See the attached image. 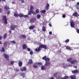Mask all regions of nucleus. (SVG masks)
I'll use <instances>...</instances> for the list:
<instances>
[{"instance_id": "f257e3e1", "label": "nucleus", "mask_w": 79, "mask_h": 79, "mask_svg": "<svg viewBox=\"0 0 79 79\" xmlns=\"http://www.w3.org/2000/svg\"><path fill=\"white\" fill-rule=\"evenodd\" d=\"M43 48L45 49H47V47L45 45L41 44L39 47L36 48L35 51H36V52H40V50H41V48Z\"/></svg>"}, {"instance_id": "f03ea898", "label": "nucleus", "mask_w": 79, "mask_h": 79, "mask_svg": "<svg viewBox=\"0 0 79 79\" xmlns=\"http://www.w3.org/2000/svg\"><path fill=\"white\" fill-rule=\"evenodd\" d=\"M3 19H2L4 23L6 24H7V18L5 16L3 15Z\"/></svg>"}, {"instance_id": "7ed1b4c3", "label": "nucleus", "mask_w": 79, "mask_h": 79, "mask_svg": "<svg viewBox=\"0 0 79 79\" xmlns=\"http://www.w3.org/2000/svg\"><path fill=\"white\" fill-rule=\"evenodd\" d=\"M70 26L72 27H75V23L73 21H71L70 22Z\"/></svg>"}, {"instance_id": "20e7f679", "label": "nucleus", "mask_w": 79, "mask_h": 79, "mask_svg": "<svg viewBox=\"0 0 79 79\" xmlns=\"http://www.w3.org/2000/svg\"><path fill=\"white\" fill-rule=\"evenodd\" d=\"M68 77L67 76H65L64 77V78H61V77H60V76H58L56 77V78L57 79H68Z\"/></svg>"}, {"instance_id": "39448f33", "label": "nucleus", "mask_w": 79, "mask_h": 79, "mask_svg": "<svg viewBox=\"0 0 79 79\" xmlns=\"http://www.w3.org/2000/svg\"><path fill=\"white\" fill-rule=\"evenodd\" d=\"M15 27H17L16 25H12L10 26V29L12 31H14L15 29Z\"/></svg>"}, {"instance_id": "423d86ee", "label": "nucleus", "mask_w": 79, "mask_h": 79, "mask_svg": "<svg viewBox=\"0 0 79 79\" xmlns=\"http://www.w3.org/2000/svg\"><path fill=\"white\" fill-rule=\"evenodd\" d=\"M49 8H50V5H49V4L47 3L46 6L45 7V9L46 10H47L49 9Z\"/></svg>"}, {"instance_id": "0eeeda50", "label": "nucleus", "mask_w": 79, "mask_h": 79, "mask_svg": "<svg viewBox=\"0 0 79 79\" xmlns=\"http://www.w3.org/2000/svg\"><path fill=\"white\" fill-rule=\"evenodd\" d=\"M33 67L34 68H37L38 67V64H37V63H35L34 64Z\"/></svg>"}, {"instance_id": "6e6552de", "label": "nucleus", "mask_w": 79, "mask_h": 79, "mask_svg": "<svg viewBox=\"0 0 79 79\" xmlns=\"http://www.w3.org/2000/svg\"><path fill=\"white\" fill-rule=\"evenodd\" d=\"M75 63H77V61L76 60H74L70 62V63H71V64H75Z\"/></svg>"}, {"instance_id": "1a4fd4ad", "label": "nucleus", "mask_w": 79, "mask_h": 79, "mask_svg": "<svg viewBox=\"0 0 79 79\" xmlns=\"http://www.w3.org/2000/svg\"><path fill=\"white\" fill-rule=\"evenodd\" d=\"M50 64V62H46L45 66H49Z\"/></svg>"}, {"instance_id": "9d476101", "label": "nucleus", "mask_w": 79, "mask_h": 79, "mask_svg": "<svg viewBox=\"0 0 79 79\" xmlns=\"http://www.w3.org/2000/svg\"><path fill=\"white\" fill-rule=\"evenodd\" d=\"M35 28V26L33 25V26H31L29 27V29H31V30L32 29H34Z\"/></svg>"}, {"instance_id": "9b49d317", "label": "nucleus", "mask_w": 79, "mask_h": 79, "mask_svg": "<svg viewBox=\"0 0 79 79\" xmlns=\"http://www.w3.org/2000/svg\"><path fill=\"white\" fill-rule=\"evenodd\" d=\"M66 48L67 50H73L72 48H71L69 46H66Z\"/></svg>"}, {"instance_id": "f8f14e48", "label": "nucleus", "mask_w": 79, "mask_h": 79, "mask_svg": "<svg viewBox=\"0 0 79 79\" xmlns=\"http://www.w3.org/2000/svg\"><path fill=\"white\" fill-rule=\"evenodd\" d=\"M3 56L5 58H8V57H9V56H8V55H7L6 54H3Z\"/></svg>"}, {"instance_id": "ddd939ff", "label": "nucleus", "mask_w": 79, "mask_h": 79, "mask_svg": "<svg viewBox=\"0 0 79 79\" xmlns=\"http://www.w3.org/2000/svg\"><path fill=\"white\" fill-rule=\"evenodd\" d=\"M23 49L25 50L27 48V46L26 44H23Z\"/></svg>"}, {"instance_id": "4468645a", "label": "nucleus", "mask_w": 79, "mask_h": 79, "mask_svg": "<svg viewBox=\"0 0 79 79\" xmlns=\"http://www.w3.org/2000/svg\"><path fill=\"white\" fill-rule=\"evenodd\" d=\"M35 18H32L30 19V21L31 23H34V22H35Z\"/></svg>"}, {"instance_id": "2eb2a0df", "label": "nucleus", "mask_w": 79, "mask_h": 79, "mask_svg": "<svg viewBox=\"0 0 79 79\" xmlns=\"http://www.w3.org/2000/svg\"><path fill=\"white\" fill-rule=\"evenodd\" d=\"M33 13V11L30 10L29 11L28 13V15H31Z\"/></svg>"}, {"instance_id": "dca6fc26", "label": "nucleus", "mask_w": 79, "mask_h": 79, "mask_svg": "<svg viewBox=\"0 0 79 79\" xmlns=\"http://www.w3.org/2000/svg\"><path fill=\"white\" fill-rule=\"evenodd\" d=\"M33 63V61H32V59H30L29 60L28 64H32Z\"/></svg>"}, {"instance_id": "f3484780", "label": "nucleus", "mask_w": 79, "mask_h": 79, "mask_svg": "<svg viewBox=\"0 0 79 79\" xmlns=\"http://www.w3.org/2000/svg\"><path fill=\"white\" fill-rule=\"evenodd\" d=\"M4 9L6 10V11L8 10H9V7H7V5H6L4 6Z\"/></svg>"}, {"instance_id": "a211bd4d", "label": "nucleus", "mask_w": 79, "mask_h": 79, "mask_svg": "<svg viewBox=\"0 0 79 79\" xmlns=\"http://www.w3.org/2000/svg\"><path fill=\"white\" fill-rule=\"evenodd\" d=\"M41 68L42 70H45L46 69V67L44 66H42Z\"/></svg>"}, {"instance_id": "6ab92c4d", "label": "nucleus", "mask_w": 79, "mask_h": 79, "mask_svg": "<svg viewBox=\"0 0 79 79\" xmlns=\"http://www.w3.org/2000/svg\"><path fill=\"white\" fill-rule=\"evenodd\" d=\"M73 73H78V70H75L72 71Z\"/></svg>"}, {"instance_id": "aec40b11", "label": "nucleus", "mask_w": 79, "mask_h": 79, "mask_svg": "<svg viewBox=\"0 0 79 79\" xmlns=\"http://www.w3.org/2000/svg\"><path fill=\"white\" fill-rule=\"evenodd\" d=\"M42 30L44 32H45V31H46V29H45V27L44 26H43V27Z\"/></svg>"}, {"instance_id": "412c9836", "label": "nucleus", "mask_w": 79, "mask_h": 79, "mask_svg": "<svg viewBox=\"0 0 79 79\" xmlns=\"http://www.w3.org/2000/svg\"><path fill=\"white\" fill-rule=\"evenodd\" d=\"M73 16L77 17V13L75 12V13H73Z\"/></svg>"}, {"instance_id": "4be33fe9", "label": "nucleus", "mask_w": 79, "mask_h": 79, "mask_svg": "<svg viewBox=\"0 0 79 79\" xmlns=\"http://www.w3.org/2000/svg\"><path fill=\"white\" fill-rule=\"evenodd\" d=\"M40 17H41V16L40 14H38L37 15V18H38V19H40Z\"/></svg>"}, {"instance_id": "5701e85b", "label": "nucleus", "mask_w": 79, "mask_h": 79, "mask_svg": "<svg viewBox=\"0 0 79 79\" xmlns=\"http://www.w3.org/2000/svg\"><path fill=\"white\" fill-rule=\"evenodd\" d=\"M72 60H73V58H69L67 59L68 61H69L70 62L72 61Z\"/></svg>"}, {"instance_id": "b1692460", "label": "nucleus", "mask_w": 79, "mask_h": 79, "mask_svg": "<svg viewBox=\"0 0 79 79\" xmlns=\"http://www.w3.org/2000/svg\"><path fill=\"white\" fill-rule=\"evenodd\" d=\"M41 13H45V12H46V10H42L40 11Z\"/></svg>"}, {"instance_id": "393cba45", "label": "nucleus", "mask_w": 79, "mask_h": 79, "mask_svg": "<svg viewBox=\"0 0 79 79\" xmlns=\"http://www.w3.org/2000/svg\"><path fill=\"white\" fill-rule=\"evenodd\" d=\"M45 61L46 62H49V61H50V59L48 58H47L46 59H45Z\"/></svg>"}, {"instance_id": "a878e982", "label": "nucleus", "mask_w": 79, "mask_h": 79, "mask_svg": "<svg viewBox=\"0 0 79 79\" xmlns=\"http://www.w3.org/2000/svg\"><path fill=\"white\" fill-rule=\"evenodd\" d=\"M24 16V15H23L22 14H19V16L20 18H22V17H23Z\"/></svg>"}, {"instance_id": "bb28decb", "label": "nucleus", "mask_w": 79, "mask_h": 79, "mask_svg": "<svg viewBox=\"0 0 79 79\" xmlns=\"http://www.w3.org/2000/svg\"><path fill=\"white\" fill-rule=\"evenodd\" d=\"M19 66H21L22 64V62L19 61Z\"/></svg>"}, {"instance_id": "cd10ccee", "label": "nucleus", "mask_w": 79, "mask_h": 79, "mask_svg": "<svg viewBox=\"0 0 79 79\" xmlns=\"http://www.w3.org/2000/svg\"><path fill=\"white\" fill-rule=\"evenodd\" d=\"M23 69H22L21 70V71H26V70H27L26 68V67H23Z\"/></svg>"}, {"instance_id": "c85d7f7f", "label": "nucleus", "mask_w": 79, "mask_h": 79, "mask_svg": "<svg viewBox=\"0 0 79 79\" xmlns=\"http://www.w3.org/2000/svg\"><path fill=\"white\" fill-rule=\"evenodd\" d=\"M7 36V35L6 33H5L3 35V38L5 39L6 37V36Z\"/></svg>"}, {"instance_id": "c756f323", "label": "nucleus", "mask_w": 79, "mask_h": 79, "mask_svg": "<svg viewBox=\"0 0 79 79\" xmlns=\"http://www.w3.org/2000/svg\"><path fill=\"white\" fill-rule=\"evenodd\" d=\"M21 75L22 76H23V77H25L24 76L25 75V73H21Z\"/></svg>"}, {"instance_id": "7c9ffc66", "label": "nucleus", "mask_w": 79, "mask_h": 79, "mask_svg": "<svg viewBox=\"0 0 79 79\" xmlns=\"http://www.w3.org/2000/svg\"><path fill=\"white\" fill-rule=\"evenodd\" d=\"M14 16L15 17H18V16H19V15L16 13H15L14 14Z\"/></svg>"}, {"instance_id": "2f4dec72", "label": "nucleus", "mask_w": 79, "mask_h": 79, "mask_svg": "<svg viewBox=\"0 0 79 79\" xmlns=\"http://www.w3.org/2000/svg\"><path fill=\"white\" fill-rule=\"evenodd\" d=\"M34 10V6H31L30 7V10Z\"/></svg>"}, {"instance_id": "473e14b6", "label": "nucleus", "mask_w": 79, "mask_h": 79, "mask_svg": "<svg viewBox=\"0 0 79 79\" xmlns=\"http://www.w3.org/2000/svg\"><path fill=\"white\" fill-rule=\"evenodd\" d=\"M7 44H8V42H5L4 43V46H6L7 45Z\"/></svg>"}, {"instance_id": "72a5a7b5", "label": "nucleus", "mask_w": 79, "mask_h": 79, "mask_svg": "<svg viewBox=\"0 0 79 79\" xmlns=\"http://www.w3.org/2000/svg\"><path fill=\"white\" fill-rule=\"evenodd\" d=\"M30 54L31 55H32L34 54V52H33V51H31L30 52Z\"/></svg>"}, {"instance_id": "f704fd0d", "label": "nucleus", "mask_w": 79, "mask_h": 79, "mask_svg": "<svg viewBox=\"0 0 79 79\" xmlns=\"http://www.w3.org/2000/svg\"><path fill=\"white\" fill-rule=\"evenodd\" d=\"M35 12L37 13H37H39V10L38 9H37L36 10Z\"/></svg>"}, {"instance_id": "c9c22d12", "label": "nucleus", "mask_w": 79, "mask_h": 79, "mask_svg": "<svg viewBox=\"0 0 79 79\" xmlns=\"http://www.w3.org/2000/svg\"><path fill=\"white\" fill-rule=\"evenodd\" d=\"M4 51H5V48H4L2 47L1 52H4Z\"/></svg>"}, {"instance_id": "e433bc0d", "label": "nucleus", "mask_w": 79, "mask_h": 79, "mask_svg": "<svg viewBox=\"0 0 79 79\" xmlns=\"http://www.w3.org/2000/svg\"><path fill=\"white\" fill-rule=\"evenodd\" d=\"M46 58H47V57L45 56L42 58V59L44 60H45L46 59Z\"/></svg>"}, {"instance_id": "4c0bfd02", "label": "nucleus", "mask_w": 79, "mask_h": 79, "mask_svg": "<svg viewBox=\"0 0 79 79\" xmlns=\"http://www.w3.org/2000/svg\"><path fill=\"white\" fill-rule=\"evenodd\" d=\"M10 43H12V44H15L16 43L15 41H10Z\"/></svg>"}, {"instance_id": "58836bf2", "label": "nucleus", "mask_w": 79, "mask_h": 79, "mask_svg": "<svg viewBox=\"0 0 79 79\" xmlns=\"http://www.w3.org/2000/svg\"><path fill=\"white\" fill-rule=\"evenodd\" d=\"M75 8L77 9V10H79V6H75Z\"/></svg>"}, {"instance_id": "ea45409f", "label": "nucleus", "mask_w": 79, "mask_h": 79, "mask_svg": "<svg viewBox=\"0 0 79 79\" xmlns=\"http://www.w3.org/2000/svg\"><path fill=\"white\" fill-rule=\"evenodd\" d=\"M69 40L67 39L65 40V42H66V43H68V42H69Z\"/></svg>"}, {"instance_id": "a19ab883", "label": "nucleus", "mask_w": 79, "mask_h": 79, "mask_svg": "<svg viewBox=\"0 0 79 79\" xmlns=\"http://www.w3.org/2000/svg\"><path fill=\"white\" fill-rule=\"evenodd\" d=\"M56 75H57V73H55L53 74L54 77H56Z\"/></svg>"}, {"instance_id": "79ce46f5", "label": "nucleus", "mask_w": 79, "mask_h": 79, "mask_svg": "<svg viewBox=\"0 0 79 79\" xmlns=\"http://www.w3.org/2000/svg\"><path fill=\"white\" fill-rule=\"evenodd\" d=\"M24 18H27L28 17V15H23V17Z\"/></svg>"}, {"instance_id": "37998d69", "label": "nucleus", "mask_w": 79, "mask_h": 79, "mask_svg": "<svg viewBox=\"0 0 79 79\" xmlns=\"http://www.w3.org/2000/svg\"><path fill=\"white\" fill-rule=\"evenodd\" d=\"M14 61H11L10 62V64H11V65H13V64L14 63Z\"/></svg>"}, {"instance_id": "c03bdc74", "label": "nucleus", "mask_w": 79, "mask_h": 79, "mask_svg": "<svg viewBox=\"0 0 79 79\" xmlns=\"http://www.w3.org/2000/svg\"><path fill=\"white\" fill-rule=\"evenodd\" d=\"M32 14H33V15H37V13L36 12H34L33 11Z\"/></svg>"}, {"instance_id": "a18cd8bd", "label": "nucleus", "mask_w": 79, "mask_h": 79, "mask_svg": "<svg viewBox=\"0 0 79 79\" xmlns=\"http://www.w3.org/2000/svg\"><path fill=\"white\" fill-rule=\"evenodd\" d=\"M22 37H23V38H26V35H22Z\"/></svg>"}, {"instance_id": "49530a36", "label": "nucleus", "mask_w": 79, "mask_h": 79, "mask_svg": "<svg viewBox=\"0 0 79 79\" xmlns=\"http://www.w3.org/2000/svg\"><path fill=\"white\" fill-rule=\"evenodd\" d=\"M62 17L63 18H66V15H62Z\"/></svg>"}, {"instance_id": "de8ad7c7", "label": "nucleus", "mask_w": 79, "mask_h": 79, "mask_svg": "<svg viewBox=\"0 0 79 79\" xmlns=\"http://www.w3.org/2000/svg\"><path fill=\"white\" fill-rule=\"evenodd\" d=\"M27 50L28 52H31V49H30V48H27Z\"/></svg>"}, {"instance_id": "09e8293b", "label": "nucleus", "mask_w": 79, "mask_h": 79, "mask_svg": "<svg viewBox=\"0 0 79 79\" xmlns=\"http://www.w3.org/2000/svg\"><path fill=\"white\" fill-rule=\"evenodd\" d=\"M37 64H38V65H42V64L40 63H37Z\"/></svg>"}, {"instance_id": "8fccbe9b", "label": "nucleus", "mask_w": 79, "mask_h": 79, "mask_svg": "<svg viewBox=\"0 0 79 79\" xmlns=\"http://www.w3.org/2000/svg\"><path fill=\"white\" fill-rule=\"evenodd\" d=\"M14 70H15V71H16V72L18 71H19V70L17 69H14Z\"/></svg>"}, {"instance_id": "3c124183", "label": "nucleus", "mask_w": 79, "mask_h": 79, "mask_svg": "<svg viewBox=\"0 0 79 79\" xmlns=\"http://www.w3.org/2000/svg\"><path fill=\"white\" fill-rule=\"evenodd\" d=\"M76 6H79V2L77 3Z\"/></svg>"}, {"instance_id": "603ef678", "label": "nucleus", "mask_w": 79, "mask_h": 79, "mask_svg": "<svg viewBox=\"0 0 79 79\" xmlns=\"http://www.w3.org/2000/svg\"><path fill=\"white\" fill-rule=\"evenodd\" d=\"M49 34L50 35H52V31H50Z\"/></svg>"}, {"instance_id": "864d4df0", "label": "nucleus", "mask_w": 79, "mask_h": 79, "mask_svg": "<svg viewBox=\"0 0 79 79\" xmlns=\"http://www.w3.org/2000/svg\"><path fill=\"white\" fill-rule=\"evenodd\" d=\"M2 36H0V40H1V39H2Z\"/></svg>"}, {"instance_id": "5fc2aeb1", "label": "nucleus", "mask_w": 79, "mask_h": 79, "mask_svg": "<svg viewBox=\"0 0 79 79\" xmlns=\"http://www.w3.org/2000/svg\"><path fill=\"white\" fill-rule=\"evenodd\" d=\"M22 3H24V0H21Z\"/></svg>"}, {"instance_id": "6e6d98bb", "label": "nucleus", "mask_w": 79, "mask_h": 79, "mask_svg": "<svg viewBox=\"0 0 79 79\" xmlns=\"http://www.w3.org/2000/svg\"><path fill=\"white\" fill-rule=\"evenodd\" d=\"M72 66L71 64H69L68 65H67V66H67V67H68V66H69V67H70V66Z\"/></svg>"}, {"instance_id": "4d7b16f0", "label": "nucleus", "mask_w": 79, "mask_h": 79, "mask_svg": "<svg viewBox=\"0 0 79 79\" xmlns=\"http://www.w3.org/2000/svg\"><path fill=\"white\" fill-rule=\"evenodd\" d=\"M2 9L0 8V13H2Z\"/></svg>"}, {"instance_id": "13d9d810", "label": "nucleus", "mask_w": 79, "mask_h": 79, "mask_svg": "<svg viewBox=\"0 0 79 79\" xmlns=\"http://www.w3.org/2000/svg\"><path fill=\"white\" fill-rule=\"evenodd\" d=\"M63 66H64L63 67L64 68H66V66H64V63H63Z\"/></svg>"}, {"instance_id": "bf43d9fd", "label": "nucleus", "mask_w": 79, "mask_h": 79, "mask_svg": "<svg viewBox=\"0 0 79 79\" xmlns=\"http://www.w3.org/2000/svg\"><path fill=\"white\" fill-rule=\"evenodd\" d=\"M77 33H78V34H79V29H78V30H77Z\"/></svg>"}, {"instance_id": "052dcab7", "label": "nucleus", "mask_w": 79, "mask_h": 79, "mask_svg": "<svg viewBox=\"0 0 79 79\" xmlns=\"http://www.w3.org/2000/svg\"><path fill=\"white\" fill-rule=\"evenodd\" d=\"M50 79H54V77H51V78H50Z\"/></svg>"}, {"instance_id": "680f3d73", "label": "nucleus", "mask_w": 79, "mask_h": 79, "mask_svg": "<svg viewBox=\"0 0 79 79\" xmlns=\"http://www.w3.org/2000/svg\"><path fill=\"white\" fill-rule=\"evenodd\" d=\"M73 67L75 68H77V66H74Z\"/></svg>"}, {"instance_id": "e2e57ef3", "label": "nucleus", "mask_w": 79, "mask_h": 79, "mask_svg": "<svg viewBox=\"0 0 79 79\" xmlns=\"http://www.w3.org/2000/svg\"><path fill=\"white\" fill-rule=\"evenodd\" d=\"M49 26H50V27H51V26H52V24H49Z\"/></svg>"}, {"instance_id": "0e129e2a", "label": "nucleus", "mask_w": 79, "mask_h": 79, "mask_svg": "<svg viewBox=\"0 0 79 79\" xmlns=\"http://www.w3.org/2000/svg\"><path fill=\"white\" fill-rule=\"evenodd\" d=\"M7 14L8 15H9L10 14V11H8Z\"/></svg>"}, {"instance_id": "69168bd1", "label": "nucleus", "mask_w": 79, "mask_h": 79, "mask_svg": "<svg viewBox=\"0 0 79 79\" xmlns=\"http://www.w3.org/2000/svg\"><path fill=\"white\" fill-rule=\"evenodd\" d=\"M12 4H15V2H12Z\"/></svg>"}, {"instance_id": "338daca9", "label": "nucleus", "mask_w": 79, "mask_h": 79, "mask_svg": "<svg viewBox=\"0 0 79 79\" xmlns=\"http://www.w3.org/2000/svg\"><path fill=\"white\" fill-rule=\"evenodd\" d=\"M9 32H10V33H11V30H10Z\"/></svg>"}, {"instance_id": "774afa93", "label": "nucleus", "mask_w": 79, "mask_h": 79, "mask_svg": "<svg viewBox=\"0 0 79 79\" xmlns=\"http://www.w3.org/2000/svg\"><path fill=\"white\" fill-rule=\"evenodd\" d=\"M33 31V32H35V30H34Z\"/></svg>"}]
</instances>
